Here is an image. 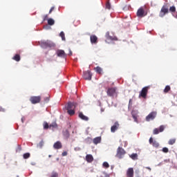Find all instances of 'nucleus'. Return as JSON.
Returning <instances> with one entry per match:
<instances>
[{"instance_id": "obj_1", "label": "nucleus", "mask_w": 177, "mask_h": 177, "mask_svg": "<svg viewBox=\"0 0 177 177\" xmlns=\"http://www.w3.org/2000/svg\"><path fill=\"white\" fill-rule=\"evenodd\" d=\"M39 45L43 49H48V48H53L55 46V44H53L52 41L47 40V41H41L39 42Z\"/></svg>"}, {"instance_id": "obj_2", "label": "nucleus", "mask_w": 177, "mask_h": 177, "mask_svg": "<svg viewBox=\"0 0 177 177\" xmlns=\"http://www.w3.org/2000/svg\"><path fill=\"white\" fill-rule=\"evenodd\" d=\"M106 94L110 97H113L115 95V97L118 96V93H117V87H111L109 88L106 91Z\"/></svg>"}, {"instance_id": "obj_3", "label": "nucleus", "mask_w": 177, "mask_h": 177, "mask_svg": "<svg viewBox=\"0 0 177 177\" xmlns=\"http://www.w3.org/2000/svg\"><path fill=\"white\" fill-rule=\"evenodd\" d=\"M147 16V11H146V6L140 7L137 11L138 17H145Z\"/></svg>"}, {"instance_id": "obj_4", "label": "nucleus", "mask_w": 177, "mask_h": 177, "mask_svg": "<svg viewBox=\"0 0 177 177\" xmlns=\"http://www.w3.org/2000/svg\"><path fill=\"white\" fill-rule=\"evenodd\" d=\"M127 154V151H125V149L121 147H119L117 149V153H116V157L118 158H124V156Z\"/></svg>"}, {"instance_id": "obj_5", "label": "nucleus", "mask_w": 177, "mask_h": 177, "mask_svg": "<svg viewBox=\"0 0 177 177\" xmlns=\"http://www.w3.org/2000/svg\"><path fill=\"white\" fill-rule=\"evenodd\" d=\"M148 92H149V86H145L142 88V89L141 90L139 94V97H143V99H146V97H147Z\"/></svg>"}, {"instance_id": "obj_6", "label": "nucleus", "mask_w": 177, "mask_h": 177, "mask_svg": "<svg viewBox=\"0 0 177 177\" xmlns=\"http://www.w3.org/2000/svg\"><path fill=\"white\" fill-rule=\"evenodd\" d=\"M157 117V111H152L145 118L147 122L150 121H153Z\"/></svg>"}, {"instance_id": "obj_7", "label": "nucleus", "mask_w": 177, "mask_h": 177, "mask_svg": "<svg viewBox=\"0 0 177 177\" xmlns=\"http://www.w3.org/2000/svg\"><path fill=\"white\" fill-rule=\"evenodd\" d=\"M169 12V10H168V6H163L160 10L159 16L160 17H164L167 13Z\"/></svg>"}, {"instance_id": "obj_8", "label": "nucleus", "mask_w": 177, "mask_h": 177, "mask_svg": "<svg viewBox=\"0 0 177 177\" xmlns=\"http://www.w3.org/2000/svg\"><path fill=\"white\" fill-rule=\"evenodd\" d=\"M32 104H37L41 102V96H32L30 98Z\"/></svg>"}, {"instance_id": "obj_9", "label": "nucleus", "mask_w": 177, "mask_h": 177, "mask_svg": "<svg viewBox=\"0 0 177 177\" xmlns=\"http://www.w3.org/2000/svg\"><path fill=\"white\" fill-rule=\"evenodd\" d=\"M83 78L86 80L91 81L92 80V73H91V71L84 72Z\"/></svg>"}, {"instance_id": "obj_10", "label": "nucleus", "mask_w": 177, "mask_h": 177, "mask_svg": "<svg viewBox=\"0 0 177 177\" xmlns=\"http://www.w3.org/2000/svg\"><path fill=\"white\" fill-rule=\"evenodd\" d=\"M77 106V102H68L66 106V110H74Z\"/></svg>"}, {"instance_id": "obj_11", "label": "nucleus", "mask_w": 177, "mask_h": 177, "mask_svg": "<svg viewBox=\"0 0 177 177\" xmlns=\"http://www.w3.org/2000/svg\"><path fill=\"white\" fill-rule=\"evenodd\" d=\"M57 56H58V57H62L63 59H65V57H67V54H66L63 50H57Z\"/></svg>"}, {"instance_id": "obj_12", "label": "nucleus", "mask_w": 177, "mask_h": 177, "mask_svg": "<svg viewBox=\"0 0 177 177\" xmlns=\"http://www.w3.org/2000/svg\"><path fill=\"white\" fill-rule=\"evenodd\" d=\"M118 128H120V123H118V122H115L114 124L111 127V131L114 133L115 131H117V129H118Z\"/></svg>"}, {"instance_id": "obj_13", "label": "nucleus", "mask_w": 177, "mask_h": 177, "mask_svg": "<svg viewBox=\"0 0 177 177\" xmlns=\"http://www.w3.org/2000/svg\"><path fill=\"white\" fill-rule=\"evenodd\" d=\"M63 147V145H62V142L57 141L53 145V148L55 149V150H59Z\"/></svg>"}, {"instance_id": "obj_14", "label": "nucleus", "mask_w": 177, "mask_h": 177, "mask_svg": "<svg viewBox=\"0 0 177 177\" xmlns=\"http://www.w3.org/2000/svg\"><path fill=\"white\" fill-rule=\"evenodd\" d=\"M127 177H133V168L130 167L127 171Z\"/></svg>"}, {"instance_id": "obj_15", "label": "nucleus", "mask_w": 177, "mask_h": 177, "mask_svg": "<svg viewBox=\"0 0 177 177\" xmlns=\"http://www.w3.org/2000/svg\"><path fill=\"white\" fill-rule=\"evenodd\" d=\"M105 36L107 39H110L111 41H117V37L111 36L110 32H107Z\"/></svg>"}, {"instance_id": "obj_16", "label": "nucleus", "mask_w": 177, "mask_h": 177, "mask_svg": "<svg viewBox=\"0 0 177 177\" xmlns=\"http://www.w3.org/2000/svg\"><path fill=\"white\" fill-rule=\"evenodd\" d=\"M90 41L91 44H97V37L95 35H92L90 37Z\"/></svg>"}, {"instance_id": "obj_17", "label": "nucleus", "mask_w": 177, "mask_h": 177, "mask_svg": "<svg viewBox=\"0 0 177 177\" xmlns=\"http://www.w3.org/2000/svg\"><path fill=\"white\" fill-rule=\"evenodd\" d=\"M62 135L66 139H68L70 138V131L67 129L63 130Z\"/></svg>"}, {"instance_id": "obj_18", "label": "nucleus", "mask_w": 177, "mask_h": 177, "mask_svg": "<svg viewBox=\"0 0 177 177\" xmlns=\"http://www.w3.org/2000/svg\"><path fill=\"white\" fill-rule=\"evenodd\" d=\"M79 117L81 118V120H83V121H88L89 120V118H88V116H85L82 112L79 113Z\"/></svg>"}, {"instance_id": "obj_19", "label": "nucleus", "mask_w": 177, "mask_h": 177, "mask_svg": "<svg viewBox=\"0 0 177 177\" xmlns=\"http://www.w3.org/2000/svg\"><path fill=\"white\" fill-rule=\"evenodd\" d=\"M86 161H87V162H92V161H93V156L91 154L86 155Z\"/></svg>"}, {"instance_id": "obj_20", "label": "nucleus", "mask_w": 177, "mask_h": 177, "mask_svg": "<svg viewBox=\"0 0 177 177\" xmlns=\"http://www.w3.org/2000/svg\"><path fill=\"white\" fill-rule=\"evenodd\" d=\"M93 142L94 145H97V144L100 143V142H102V138L97 137L93 139Z\"/></svg>"}, {"instance_id": "obj_21", "label": "nucleus", "mask_w": 177, "mask_h": 177, "mask_svg": "<svg viewBox=\"0 0 177 177\" xmlns=\"http://www.w3.org/2000/svg\"><path fill=\"white\" fill-rule=\"evenodd\" d=\"M94 70L96 71V73H97V74H102V73L103 72V69H102V68H100V66L94 68Z\"/></svg>"}, {"instance_id": "obj_22", "label": "nucleus", "mask_w": 177, "mask_h": 177, "mask_svg": "<svg viewBox=\"0 0 177 177\" xmlns=\"http://www.w3.org/2000/svg\"><path fill=\"white\" fill-rule=\"evenodd\" d=\"M66 110L69 115H74L75 114V111H74V109H66Z\"/></svg>"}, {"instance_id": "obj_23", "label": "nucleus", "mask_w": 177, "mask_h": 177, "mask_svg": "<svg viewBox=\"0 0 177 177\" xmlns=\"http://www.w3.org/2000/svg\"><path fill=\"white\" fill-rule=\"evenodd\" d=\"M131 115H132V117H133V118L135 122H138V115H136V113H135V112L133 111V112L131 113Z\"/></svg>"}, {"instance_id": "obj_24", "label": "nucleus", "mask_w": 177, "mask_h": 177, "mask_svg": "<svg viewBox=\"0 0 177 177\" xmlns=\"http://www.w3.org/2000/svg\"><path fill=\"white\" fill-rule=\"evenodd\" d=\"M43 127H44V129H50V126L49 125L48 123H47V122H44L43 123Z\"/></svg>"}, {"instance_id": "obj_25", "label": "nucleus", "mask_w": 177, "mask_h": 177, "mask_svg": "<svg viewBox=\"0 0 177 177\" xmlns=\"http://www.w3.org/2000/svg\"><path fill=\"white\" fill-rule=\"evenodd\" d=\"M53 24H55V20H53V19L50 18L48 19V26H53Z\"/></svg>"}, {"instance_id": "obj_26", "label": "nucleus", "mask_w": 177, "mask_h": 177, "mask_svg": "<svg viewBox=\"0 0 177 177\" xmlns=\"http://www.w3.org/2000/svg\"><path fill=\"white\" fill-rule=\"evenodd\" d=\"M20 55L19 54H17L15 55L13 57H12V59L13 60H15V62H19L20 60Z\"/></svg>"}, {"instance_id": "obj_27", "label": "nucleus", "mask_w": 177, "mask_h": 177, "mask_svg": "<svg viewBox=\"0 0 177 177\" xmlns=\"http://www.w3.org/2000/svg\"><path fill=\"white\" fill-rule=\"evenodd\" d=\"M130 158L132 160H138V153H132L130 155Z\"/></svg>"}, {"instance_id": "obj_28", "label": "nucleus", "mask_w": 177, "mask_h": 177, "mask_svg": "<svg viewBox=\"0 0 177 177\" xmlns=\"http://www.w3.org/2000/svg\"><path fill=\"white\" fill-rule=\"evenodd\" d=\"M106 9H108L109 10L111 9V4L110 3V1H108L106 3Z\"/></svg>"}, {"instance_id": "obj_29", "label": "nucleus", "mask_w": 177, "mask_h": 177, "mask_svg": "<svg viewBox=\"0 0 177 177\" xmlns=\"http://www.w3.org/2000/svg\"><path fill=\"white\" fill-rule=\"evenodd\" d=\"M176 142V139L173 138V139H170L168 143L169 145H175Z\"/></svg>"}, {"instance_id": "obj_30", "label": "nucleus", "mask_w": 177, "mask_h": 177, "mask_svg": "<svg viewBox=\"0 0 177 177\" xmlns=\"http://www.w3.org/2000/svg\"><path fill=\"white\" fill-rule=\"evenodd\" d=\"M169 91H171V86H166L165 89H164V93H168V92H169Z\"/></svg>"}, {"instance_id": "obj_31", "label": "nucleus", "mask_w": 177, "mask_h": 177, "mask_svg": "<svg viewBox=\"0 0 177 177\" xmlns=\"http://www.w3.org/2000/svg\"><path fill=\"white\" fill-rule=\"evenodd\" d=\"M44 140H41V142L37 144V147H39V149H42V147H44Z\"/></svg>"}, {"instance_id": "obj_32", "label": "nucleus", "mask_w": 177, "mask_h": 177, "mask_svg": "<svg viewBox=\"0 0 177 177\" xmlns=\"http://www.w3.org/2000/svg\"><path fill=\"white\" fill-rule=\"evenodd\" d=\"M59 36L61 37L62 41H66V36L64 35V32H61L59 33Z\"/></svg>"}, {"instance_id": "obj_33", "label": "nucleus", "mask_w": 177, "mask_h": 177, "mask_svg": "<svg viewBox=\"0 0 177 177\" xmlns=\"http://www.w3.org/2000/svg\"><path fill=\"white\" fill-rule=\"evenodd\" d=\"M30 153H26L23 155V157L24 160H27V158H30Z\"/></svg>"}, {"instance_id": "obj_34", "label": "nucleus", "mask_w": 177, "mask_h": 177, "mask_svg": "<svg viewBox=\"0 0 177 177\" xmlns=\"http://www.w3.org/2000/svg\"><path fill=\"white\" fill-rule=\"evenodd\" d=\"M51 128H57V124L56 123V122H54L50 124V129Z\"/></svg>"}, {"instance_id": "obj_35", "label": "nucleus", "mask_w": 177, "mask_h": 177, "mask_svg": "<svg viewBox=\"0 0 177 177\" xmlns=\"http://www.w3.org/2000/svg\"><path fill=\"white\" fill-rule=\"evenodd\" d=\"M169 12H176V8H175V6H171L169 8Z\"/></svg>"}, {"instance_id": "obj_36", "label": "nucleus", "mask_w": 177, "mask_h": 177, "mask_svg": "<svg viewBox=\"0 0 177 177\" xmlns=\"http://www.w3.org/2000/svg\"><path fill=\"white\" fill-rule=\"evenodd\" d=\"M102 166L104 168H110V165H109V162H104L102 164Z\"/></svg>"}, {"instance_id": "obj_37", "label": "nucleus", "mask_w": 177, "mask_h": 177, "mask_svg": "<svg viewBox=\"0 0 177 177\" xmlns=\"http://www.w3.org/2000/svg\"><path fill=\"white\" fill-rule=\"evenodd\" d=\"M153 133V135H158V133H160V130L158 129H154Z\"/></svg>"}, {"instance_id": "obj_38", "label": "nucleus", "mask_w": 177, "mask_h": 177, "mask_svg": "<svg viewBox=\"0 0 177 177\" xmlns=\"http://www.w3.org/2000/svg\"><path fill=\"white\" fill-rule=\"evenodd\" d=\"M152 145L153 146V147H158V146H160V144H158L157 141H153Z\"/></svg>"}, {"instance_id": "obj_39", "label": "nucleus", "mask_w": 177, "mask_h": 177, "mask_svg": "<svg viewBox=\"0 0 177 177\" xmlns=\"http://www.w3.org/2000/svg\"><path fill=\"white\" fill-rule=\"evenodd\" d=\"M164 129H165V127H164V125L160 126L159 132H164Z\"/></svg>"}, {"instance_id": "obj_40", "label": "nucleus", "mask_w": 177, "mask_h": 177, "mask_svg": "<svg viewBox=\"0 0 177 177\" xmlns=\"http://www.w3.org/2000/svg\"><path fill=\"white\" fill-rule=\"evenodd\" d=\"M162 151H163V153H168V151H169V150L168 149V148L164 147V148H162Z\"/></svg>"}, {"instance_id": "obj_41", "label": "nucleus", "mask_w": 177, "mask_h": 177, "mask_svg": "<svg viewBox=\"0 0 177 177\" xmlns=\"http://www.w3.org/2000/svg\"><path fill=\"white\" fill-rule=\"evenodd\" d=\"M57 176H59V174H57V173L56 172H53L50 176V177H57Z\"/></svg>"}, {"instance_id": "obj_42", "label": "nucleus", "mask_w": 177, "mask_h": 177, "mask_svg": "<svg viewBox=\"0 0 177 177\" xmlns=\"http://www.w3.org/2000/svg\"><path fill=\"white\" fill-rule=\"evenodd\" d=\"M62 157H66V156H67V151L62 152Z\"/></svg>"}, {"instance_id": "obj_43", "label": "nucleus", "mask_w": 177, "mask_h": 177, "mask_svg": "<svg viewBox=\"0 0 177 177\" xmlns=\"http://www.w3.org/2000/svg\"><path fill=\"white\" fill-rule=\"evenodd\" d=\"M44 102L45 103H48V102H49V97H46V98H44Z\"/></svg>"}, {"instance_id": "obj_44", "label": "nucleus", "mask_w": 177, "mask_h": 177, "mask_svg": "<svg viewBox=\"0 0 177 177\" xmlns=\"http://www.w3.org/2000/svg\"><path fill=\"white\" fill-rule=\"evenodd\" d=\"M53 10H55V7H52L50 10H49V14L52 13V12H53Z\"/></svg>"}, {"instance_id": "obj_45", "label": "nucleus", "mask_w": 177, "mask_h": 177, "mask_svg": "<svg viewBox=\"0 0 177 177\" xmlns=\"http://www.w3.org/2000/svg\"><path fill=\"white\" fill-rule=\"evenodd\" d=\"M154 142V141H153V138H149V143H150V145H152V143H153Z\"/></svg>"}, {"instance_id": "obj_46", "label": "nucleus", "mask_w": 177, "mask_h": 177, "mask_svg": "<svg viewBox=\"0 0 177 177\" xmlns=\"http://www.w3.org/2000/svg\"><path fill=\"white\" fill-rule=\"evenodd\" d=\"M46 20H48V15L44 17V21H46Z\"/></svg>"}, {"instance_id": "obj_47", "label": "nucleus", "mask_w": 177, "mask_h": 177, "mask_svg": "<svg viewBox=\"0 0 177 177\" xmlns=\"http://www.w3.org/2000/svg\"><path fill=\"white\" fill-rule=\"evenodd\" d=\"M69 56H73V51H71V49H69Z\"/></svg>"}, {"instance_id": "obj_48", "label": "nucleus", "mask_w": 177, "mask_h": 177, "mask_svg": "<svg viewBox=\"0 0 177 177\" xmlns=\"http://www.w3.org/2000/svg\"><path fill=\"white\" fill-rule=\"evenodd\" d=\"M145 168H146V169H149V171H151V168H150L149 167H146Z\"/></svg>"}, {"instance_id": "obj_49", "label": "nucleus", "mask_w": 177, "mask_h": 177, "mask_svg": "<svg viewBox=\"0 0 177 177\" xmlns=\"http://www.w3.org/2000/svg\"><path fill=\"white\" fill-rule=\"evenodd\" d=\"M0 111H3V109H2V107L0 106Z\"/></svg>"}, {"instance_id": "obj_50", "label": "nucleus", "mask_w": 177, "mask_h": 177, "mask_svg": "<svg viewBox=\"0 0 177 177\" xmlns=\"http://www.w3.org/2000/svg\"><path fill=\"white\" fill-rule=\"evenodd\" d=\"M131 102H132V99H130V100H129V103H131Z\"/></svg>"}, {"instance_id": "obj_51", "label": "nucleus", "mask_w": 177, "mask_h": 177, "mask_svg": "<svg viewBox=\"0 0 177 177\" xmlns=\"http://www.w3.org/2000/svg\"><path fill=\"white\" fill-rule=\"evenodd\" d=\"M48 157H50H50H52V156L49 155V156H48Z\"/></svg>"}, {"instance_id": "obj_52", "label": "nucleus", "mask_w": 177, "mask_h": 177, "mask_svg": "<svg viewBox=\"0 0 177 177\" xmlns=\"http://www.w3.org/2000/svg\"><path fill=\"white\" fill-rule=\"evenodd\" d=\"M21 121H22V122H24V120L23 119H21Z\"/></svg>"}]
</instances>
